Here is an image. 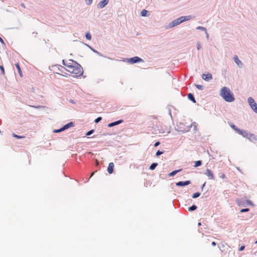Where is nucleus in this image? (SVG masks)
<instances>
[{
  "label": "nucleus",
  "mask_w": 257,
  "mask_h": 257,
  "mask_svg": "<svg viewBox=\"0 0 257 257\" xmlns=\"http://www.w3.org/2000/svg\"><path fill=\"white\" fill-rule=\"evenodd\" d=\"M244 246H241L239 248V251H242V250H243L244 249Z\"/></svg>",
  "instance_id": "obj_41"
},
{
  "label": "nucleus",
  "mask_w": 257,
  "mask_h": 257,
  "mask_svg": "<svg viewBox=\"0 0 257 257\" xmlns=\"http://www.w3.org/2000/svg\"><path fill=\"white\" fill-rule=\"evenodd\" d=\"M163 153V152H161V151H158L157 152V153H156V156H159V155H160L162 154Z\"/></svg>",
  "instance_id": "obj_35"
},
{
  "label": "nucleus",
  "mask_w": 257,
  "mask_h": 257,
  "mask_svg": "<svg viewBox=\"0 0 257 257\" xmlns=\"http://www.w3.org/2000/svg\"><path fill=\"white\" fill-rule=\"evenodd\" d=\"M250 141L252 142L257 141V137L253 134H249L248 137L247 138Z\"/></svg>",
  "instance_id": "obj_12"
},
{
  "label": "nucleus",
  "mask_w": 257,
  "mask_h": 257,
  "mask_svg": "<svg viewBox=\"0 0 257 257\" xmlns=\"http://www.w3.org/2000/svg\"><path fill=\"white\" fill-rule=\"evenodd\" d=\"M195 86L197 89H198L199 90L203 89V86L202 85H199V84H195Z\"/></svg>",
  "instance_id": "obj_30"
},
{
  "label": "nucleus",
  "mask_w": 257,
  "mask_h": 257,
  "mask_svg": "<svg viewBox=\"0 0 257 257\" xmlns=\"http://www.w3.org/2000/svg\"><path fill=\"white\" fill-rule=\"evenodd\" d=\"M220 177L222 179H225L226 178L225 175L224 173H222Z\"/></svg>",
  "instance_id": "obj_40"
},
{
  "label": "nucleus",
  "mask_w": 257,
  "mask_h": 257,
  "mask_svg": "<svg viewBox=\"0 0 257 257\" xmlns=\"http://www.w3.org/2000/svg\"><path fill=\"white\" fill-rule=\"evenodd\" d=\"M188 98L190 100H191L194 103H195L196 102V100L194 97V96L191 93H189L188 94Z\"/></svg>",
  "instance_id": "obj_18"
},
{
  "label": "nucleus",
  "mask_w": 257,
  "mask_h": 257,
  "mask_svg": "<svg viewBox=\"0 0 257 257\" xmlns=\"http://www.w3.org/2000/svg\"><path fill=\"white\" fill-rule=\"evenodd\" d=\"M202 78L203 80L208 81L212 79V76L211 73H208L207 74H203Z\"/></svg>",
  "instance_id": "obj_5"
},
{
  "label": "nucleus",
  "mask_w": 257,
  "mask_h": 257,
  "mask_svg": "<svg viewBox=\"0 0 257 257\" xmlns=\"http://www.w3.org/2000/svg\"><path fill=\"white\" fill-rule=\"evenodd\" d=\"M197 48L198 50H200L201 48V44L199 42H198V43H197Z\"/></svg>",
  "instance_id": "obj_38"
},
{
  "label": "nucleus",
  "mask_w": 257,
  "mask_h": 257,
  "mask_svg": "<svg viewBox=\"0 0 257 257\" xmlns=\"http://www.w3.org/2000/svg\"><path fill=\"white\" fill-rule=\"evenodd\" d=\"M0 42L3 43H4V40H3V39L0 37Z\"/></svg>",
  "instance_id": "obj_45"
},
{
  "label": "nucleus",
  "mask_w": 257,
  "mask_h": 257,
  "mask_svg": "<svg viewBox=\"0 0 257 257\" xmlns=\"http://www.w3.org/2000/svg\"><path fill=\"white\" fill-rule=\"evenodd\" d=\"M101 119V117H99L95 120V122L98 123Z\"/></svg>",
  "instance_id": "obj_36"
},
{
  "label": "nucleus",
  "mask_w": 257,
  "mask_h": 257,
  "mask_svg": "<svg viewBox=\"0 0 257 257\" xmlns=\"http://www.w3.org/2000/svg\"><path fill=\"white\" fill-rule=\"evenodd\" d=\"M248 102L251 107H252L254 103H256L254 100L251 97L248 98Z\"/></svg>",
  "instance_id": "obj_15"
},
{
  "label": "nucleus",
  "mask_w": 257,
  "mask_h": 257,
  "mask_svg": "<svg viewBox=\"0 0 257 257\" xmlns=\"http://www.w3.org/2000/svg\"><path fill=\"white\" fill-rule=\"evenodd\" d=\"M202 164V162L201 161H197L195 162V167H197L200 166Z\"/></svg>",
  "instance_id": "obj_24"
},
{
  "label": "nucleus",
  "mask_w": 257,
  "mask_h": 257,
  "mask_svg": "<svg viewBox=\"0 0 257 257\" xmlns=\"http://www.w3.org/2000/svg\"><path fill=\"white\" fill-rule=\"evenodd\" d=\"M246 203L247 204H248V205H251V206L253 205V203H252L251 202V201H250V200H246Z\"/></svg>",
  "instance_id": "obj_33"
},
{
  "label": "nucleus",
  "mask_w": 257,
  "mask_h": 257,
  "mask_svg": "<svg viewBox=\"0 0 257 257\" xmlns=\"http://www.w3.org/2000/svg\"><path fill=\"white\" fill-rule=\"evenodd\" d=\"M251 109L256 113H257V104L256 103H254L252 107H251Z\"/></svg>",
  "instance_id": "obj_26"
},
{
  "label": "nucleus",
  "mask_w": 257,
  "mask_h": 257,
  "mask_svg": "<svg viewBox=\"0 0 257 257\" xmlns=\"http://www.w3.org/2000/svg\"><path fill=\"white\" fill-rule=\"evenodd\" d=\"M197 29L198 30H202V31H204L205 32V33H206L207 34V36H208V34L207 33V31H206V29L204 27H201V26H198V27H197Z\"/></svg>",
  "instance_id": "obj_23"
},
{
  "label": "nucleus",
  "mask_w": 257,
  "mask_h": 257,
  "mask_svg": "<svg viewBox=\"0 0 257 257\" xmlns=\"http://www.w3.org/2000/svg\"><path fill=\"white\" fill-rule=\"evenodd\" d=\"M191 183L190 181H180L176 183V185L178 186H183L189 185Z\"/></svg>",
  "instance_id": "obj_8"
},
{
  "label": "nucleus",
  "mask_w": 257,
  "mask_h": 257,
  "mask_svg": "<svg viewBox=\"0 0 257 257\" xmlns=\"http://www.w3.org/2000/svg\"><path fill=\"white\" fill-rule=\"evenodd\" d=\"M15 66L16 67V68H17L18 69V72H19V74L20 75V76L22 77H23V73H22V71L21 69V67H20V66L19 65V63H17L15 64Z\"/></svg>",
  "instance_id": "obj_16"
},
{
  "label": "nucleus",
  "mask_w": 257,
  "mask_h": 257,
  "mask_svg": "<svg viewBox=\"0 0 257 257\" xmlns=\"http://www.w3.org/2000/svg\"><path fill=\"white\" fill-rule=\"evenodd\" d=\"M198 225H201V223L200 222H198Z\"/></svg>",
  "instance_id": "obj_47"
},
{
  "label": "nucleus",
  "mask_w": 257,
  "mask_h": 257,
  "mask_svg": "<svg viewBox=\"0 0 257 257\" xmlns=\"http://www.w3.org/2000/svg\"><path fill=\"white\" fill-rule=\"evenodd\" d=\"M181 170V169L175 170L174 171H172V172L170 173L169 174V176L172 177L176 175L178 172H180Z\"/></svg>",
  "instance_id": "obj_19"
},
{
  "label": "nucleus",
  "mask_w": 257,
  "mask_h": 257,
  "mask_svg": "<svg viewBox=\"0 0 257 257\" xmlns=\"http://www.w3.org/2000/svg\"><path fill=\"white\" fill-rule=\"evenodd\" d=\"M234 60L238 66H240L242 65L241 62L239 60L236 55L234 56Z\"/></svg>",
  "instance_id": "obj_14"
},
{
  "label": "nucleus",
  "mask_w": 257,
  "mask_h": 257,
  "mask_svg": "<svg viewBox=\"0 0 257 257\" xmlns=\"http://www.w3.org/2000/svg\"><path fill=\"white\" fill-rule=\"evenodd\" d=\"M237 133L238 134L242 136L243 137H245L246 138H247L248 137L249 135V134H248L247 132L243 131V130H241L240 129L237 130Z\"/></svg>",
  "instance_id": "obj_7"
},
{
  "label": "nucleus",
  "mask_w": 257,
  "mask_h": 257,
  "mask_svg": "<svg viewBox=\"0 0 257 257\" xmlns=\"http://www.w3.org/2000/svg\"><path fill=\"white\" fill-rule=\"evenodd\" d=\"M158 165L157 163H153L150 166V170H154L156 167V166Z\"/></svg>",
  "instance_id": "obj_22"
},
{
  "label": "nucleus",
  "mask_w": 257,
  "mask_h": 257,
  "mask_svg": "<svg viewBox=\"0 0 257 257\" xmlns=\"http://www.w3.org/2000/svg\"><path fill=\"white\" fill-rule=\"evenodd\" d=\"M205 174L210 180H213L214 179V176L213 173L210 170L208 169H206V172H205Z\"/></svg>",
  "instance_id": "obj_4"
},
{
  "label": "nucleus",
  "mask_w": 257,
  "mask_h": 257,
  "mask_svg": "<svg viewBox=\"0 0 257 257\" xmlns=\"http://www.w3.org/2000/svg\"><path fill=\"white\" fill-rule=\"evenodd\" d=\"M220 95L227 102H232L235 99L233 93L231 92L230 90L226 87H223L221 89Z\"/></svg>",
  "instance_id": "obj_2"
},
{
  "label": "nucleus",
  "mask_w": 257,
  "mask_h": 257,
  "mask_svg": "<svg viewBox=\"0 0 257 257\" xmlns=\"http://www.w3.org/2000/svg\"><path fill=\"white\" fill-rule=\"evenodd\" d=\"M200 195V193H199V192H196V193H194V194H193V195H192V197H193V198H197V197H199Z\"/></svg>",
  "instance_id": "obj_28"
},
{
  "label": "nucleus",
  "mask_w": 257,
  "mask_h": 257,
  "mask_svg": "<svg viewBox=\"0 0 257 257\" xmlns=\"http://www.w3.org/2000/svg\"><path fill=\"white\" fill-rule=\"evenodd\" d=\"M211 244H212V245H213V246H215V245H216V242H215L213 241V242H212Z\"/></svg>",
  "instance_id": "obj_44"
},
{
  "label": "nucleus",
  "mask_w": 257,
  "mask_h": 257,
  "mask_svg": "<svg viewBox=\"0 0 257 257\" xmlns=\"http://www.w3.org/2000/svg\"><path fill=\"white\" fill-rule=\"evenodd\" d=\"M86 2L87 5H90L92 2V0H86Z\"/></svg>",
  "instance_id": "obj_39"
},
{
  "label": "nucleus",
  "mask_w": 257,
  "mask_h": 257,
  "mask_svg": "<svg viewBox=\"0 0 257 257\" xmlns=\"http://www.w3.org/2000/svg\"><path fill=\"white\" fill-rule=\"evenodd\" d=\"M160 145V142H156L155 145H154V146L155 147H157L158 146H159Z\"/></svg>",
  "instance_id": "obj_43"
},
{
  "label": "nucleus",
  "mask_w": 257,
  "mask_h": 257,
  "mask_svg": "<svg viewBox=\"0 0 257 257\" xmlns=\"http://www.w3.org/2000/svg\"><path fill=\"white\" fill-rule=\"evenodd\" d=\"M151 118H153V119H156V123H158V120H157V117L154 116H152V117H151Z\"/></svg>",
  "instance_id": "obj_42"
},
{
  "label": "nucleus",
  "mask_w": 257,
  "mask_h": 257,
  "mask_svg": "<svg viewBox=\"0 0 257 257\" xmlns=\"http://www.w3.org/2000/svg\"><path fill=\"white\" fill-rule=\"evenodd\" d=\"M109 0H102L98 4V7L100 9L104 8L108 3Z\"/></svg>",
  "instance_id": "obj_6"
},
{
  "label": "nucleus",
  "mask_w": 257,
  "mask_h": 257,
  "mask_svg": "<svg viewBox=\"0 0 257 257\" xmlns=\"http://www.w3.org/2000/svg\"><path fill=\"white\" fill-rule=\"evenodd\" d=\"M62 63L66 70L73 74L74 77H79L83 74L82 67L76 61L71 59L66 61L63 60Z\"/></svg>",
  "instance_id": "obj_1"
},
{
  "label": "nucleus",
  "mask_w": 257,
  "mask_h": 257,
  "mask_svg": "<svg viewBox=\"0 0 257 257\" xmlns=\"http://www.w3.org/2000/svg\"><path fill=\"white\" fill-rule=\"evenodd\" d=\"M93 132H94L93 130H90L86 133V135L89 136V135H91Z\"/></svg>",
  "instance_id": "obj_31"
},
{
  "label": "nucleus",
  "mask_w": 257,
  "mask_h": 257,
  "mask_svg": "<svg viewBox=\"0 0 257 257\" xmlns=\"http://www.w3.org/2000/svg\"><path fill=\"white\" fill-rule=\"evenodd\" d=\"M249 211L248 208L242 209L240 210L241 212H248Z\"/></svg>",
  "instance_id": "obj_32"
},
{
  "label": "nucleus",
  "mask_w": 257,
  "mask_h": 257,
  "mask_svg": "<svg viewBox=\"0 0 257 257\" xmlns=\"http://www.w3.org/2000/svg\"><path fill=\"white\" fill-rule=\"evenodd\" d=\"M62 131H63V130H62V127L59 130H54V132L55 133H59V132H61Z\"/></svg>",
  "instance_id": "obj_37"
},
{
  "label": "nucleus",
  "mask_w": 257,
  "mask_h": 257,
  "mask_svg": "<svg viewBox=\"0 0 257 257\" xmlns=\"http://www.w3.org/2000/svg\"><path fill=\"white\" fill-rule=\"evenodd\" d=\"M196 208H197V206L195 205H193L189 208V210L190 211H194L195 209H196Z\"/></svg>",
  "instance_id": "obj_27"
},
{
  "label": "nucleus",
  "mask_w": 257,
  "mask_h": 257,
  "mask_svg": "<svg viewBox=\"0 0 257 257\" xmlns=\"http://www.w3.org/2000/svg\"><path fill=\"white\" fill-rule=\"evenodd\" d=\"M86 38L88 40H90L91 39V36L90 33H87L85 35Z\"/></svg>",
  "instance_id": "obj_29"
},
{
  "label": "nucleus",
  "mask_w": 257,
  "mask_h": 257,
  "mask_svg": "<svg viewBox=\"0 0 257 257\" xmlns=\"http://www.w3.org/2000/svg\"><path fill=\"white\" fill-rule=\"evenodd\" d=\"M122 122V120H119L118 121H115V122H112V123H110L108 124V127H112L115 125H117L120 123H121Z\"/></svg>",
  "instance_id": "obj_13"
},
{
  "label": "nucleus",
  "mask_w": 257,
  "mask_h": 257,
  "mask_svg": "<svg viewBox=\"0 0 257 257\" xmlns=\"http://www.w3.org/2000/svg\"><path fill=\"white\" fill-rule=\"evenodd\" d=\"M13 136L17 139H23L25 138L24 136H18L15 134H13Z\"/></svg>",
  "instance_id": "obj_25"
},
{
  "label": "nucleus",
  "mask_w": 257,
  "mask_h": 257,
  "mask_svg": "<svg viewBox=\"0 0 257 257\" xmlns=\"http://www.w3.org/2000/svg\"><path fill=\"white\" fill-rule=\"evenodd\" d=\"M229 124L232 128H233L235 131L237 132V130H238L239 128H238L234 124H233L231 122H230L229 123Z\"/></svg>",
  "instance_id": "obj_20"
},
{
  "label": "nucleus",
  "mask_w": 257,
  "mask_h": 257,
  "mask_svg": "<svg viewBox=\"0 0 257 257\" xmlns=\"http://www.w3.org/2000/svg\"><path fill=\"white\" fill-rule=\"evenodd\" d=\"M0 69L1 70L2 73L3 74H5V70H4V68L3 66H0Z\"/></svg>",
  "instance_id": "obj_34"
},
{
  "label": "nucleus",
  "mask_w": 257,
  "mask_h": 257,
  "mask_svg": "<svg viewBox=\"0 0 257 257\" xmlns=\"http://www.w3.org/2000/svg\"><path fill=\"white\" fill-rule=\"evenodd\" d=\"M94 173H95V172H92V173H91V174L90 177H92V176L94 175Z\"/></svg>",
  "instance_id": "obj_46"
},
{
  "label": "nucleus",
  "mask_w": 257,
  "mask_h": 257,
  "mask_svg": "<svg viewBox=\"0 0 257 257\" xmlns=\"http://www.w3.org/2000/svg\"><path fill=\"white\" fill-rule=\"evenodd\" d=\"M73 126H74V123L72 122H70L68 123L67 124L64 125L62 127V130L64 131V130L68 129V128H69L70 127H72Z\"/></svg>",
  "instance_id": "obj_11"
},
{
  "label": "nucleus",
  "mask_w": 257,
  "mask_h": 257,
  "mask_svg": "<svg viewBox=\"0 0 257 257\" xmlns=\"http://www.w3.org/2000/svg\"><path fill=\"white\" fill-rule=\"evenodd\" d=\"M114 164L113 163H110L108 164V166L107 168V171L109 174L112 173L113 171V168H114Z\"/></svg>",
  "instance_id": "obj_10"
},
{
  "label": "nucleus",
  "mask_w": 257,
  "mask_h": 257,
  "mask_svg": "<svg viewBox=\"0 0 257 257\" xmlns=\"http://www.w3.org/2000/svg\"><path fill=\"white\" fill-rule=\"evenodd\" d=\"M180 24H181V23H180L179 19H177L172 22V25L171 26V27H173L176 26Z\"/></svg>",
  "instance_id": "obj_17"
},
{
  "label": "nucleus",
  "mask_w": 257,
  "mask_h": 257,
  "mask_svg": "<svg viewBox=\"0 0 257 257\" xmlns=\"http://www.w3.org/2000/svg\"><path fill=\"white\" fill-rule=\"evenodd\" d=\"M148 13V11H147L145 10H144L141 12V16L142 17H146L147 16Z\"/></svg>",
  "instance_id": "obj_21"
},
{
  "label": "nucleus",
  "mask_w": 257,
  "mask_h": 257,
  "mask_svg": "<svg viewBox=\"0 0 257 257\" xmlns=\"http://www.w3.org/2000/svg\"><path fill=\"white\" fill-rule=\"evenodd\" d=\"M143 60L142 59L140 58V57H137V56L131 58L128 60V62L132 63V64L137 63V62H143Z\"/></svg>",
  "instance_id": "obj_3"
},
{
  "label": "nucleus",
  "mask_w": 257,
  "mask_h": 257,
  "mask_svg": "<svg viewBox=\"0 0 257 257\" xmlns=\"http://www.w3.org/2000/svg\"><path fill=\"white\" fill-rule=\"evenodd\" d=\"M191 19V17L190 16H185V17H181L178 18L180 23H182L183 22L189 20Z\"/></svg>",
  "instance_id": "obj_9"
}]
</instances>
